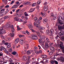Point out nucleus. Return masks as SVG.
Instances as JSON below:
<instances>
[{"mask_svg":"<svg viewBox=\"0 0 64 64\" xmlns=\"http://www.w3.org/2000/svg\"><path fill=\"white\" fill-rule=\"evenodd\" d=\"M31 38L32 39H34V40H36V39H38V37L34 35L32 36L31 37Z\"/></svg>","mask_w":64,"mask_h":64,"instance_id":"7","label":"nucleus"},{"mask_svg":"<svg viewBox=\"0 0 64 64\" xmlns=\"http://www.w3.org/2000/svg\"><path fill=\"white\" fill-rule=\"evenodd\" d=\"M41 0H39L38 2V5L39 4H40V3H41Z\"/></svg>","mask_w":64,"mask_h":64,"instance_id":"35","label":"nucleus"},{"mask_svg":"<svg viewBox=\"0 0 64 64\" xmlns=\"http://www.w3.org/2000/svg\"><path fill=\"white\" fill-rule=\"evenodd\" d=\"M29 4V2H26V3H25V4Z\"/></svg>","mask_w":64,"mask_h":64,"instance_id":"63","label":"nucleus"},{"mask_svg":"<svg viewBox=\"0 0 64 64\" xmlns=\"http://www.w3.org/2000/svg\"><path fill=\"white\" fill-rule=\"evenodd\" d=\"M46 42H49V40L48 38H47L46 40Z\"/></svg>","mask_w":64,"mask_h":64,"instance_id":"47","label":"nucleus"},{"mask_svg":"<svg viewBox=\"0 0 64 64\" xmlns=\"http://www.w3.org/2000/svg\"><path fill=\"white\" fill-rule=\"evenodd\" d=\"M20 10V9H18L16 10V13H18V12H19V11Z\"/></svg>","mask_w":64,"mask_h":64,"instance_id":"51","label":"nucleus"},{"mask_svg":"<svg viewBox=\"0 0 64 64\" xmlns=\"http://www.w3.org/2000/svg\"><path fill=\"white\" fill-rule=\"evenodd\" d=\"M14 20L16 21H19L20 22H24V20L18 18L17 17H15L14 18Z\"/></svg>","mask_w":64,"mask_h":64,"instance_id":"2","label":"nucleus"},{"mask_svg":"<svg viewBox=\"0 0 64 64\" xmlns=\"http://www.w3.org/2000/svg\"><path fill=\"white\" fill-rule=\"evenodd\" d=\"M47 56H46V55H44L42 57L43 58H47Z\"/></svg>","mask_w":64,"mask_h":64,"instance_id":"41","label":"nucleus"},{"mask_svg":"<svg viewBox=\"0 0 64 64\" xmlns=\"http://www.w3.org/2000/svg\"><path fill=\"white\" fill-rule=\"evenodd\" d=\"M8 28H12V31L14 32V26L13 25L10 26V24H8L7 26Z\"/></svg>","mask_w":64,"mask_h":64,"instance_id":"4","label":"nucleus"},{"mask_svg":"<svg viewBox=\"0 0 64 64\" xmlns=\"http://www.w3.org/2000/svg\"><path fill=\"white\" fill-rule=\"evenodd\" d=\"M3 50L6 53H8V51H6V48L3 47V46H1L0 48V51H2V50Z\"/></svg>","mask_w":64,"mask_h":64,"instance_id":"5","label":"nucleus"},{"mask_svg":"<svg viewBox=\"0 0 64 64\" xmlns=\"http://www.w3.org/2000/svg\"><path fill=\"white\" fill-rule=\"evenodd\" d=\"M27 23V21H26L24 22V24H26V23Z\"/></svg>","mask_w":64,"mask_h":64,"instance_id":"59","label":"nucleus"},{"mask_svg":"<svg viewBox=\"0 0 64 64\" xmlns=\"http://www.w3.org/2000/svg\"><path fill=\"white\" fill-rule=\"evenodd\" d=\"M39 42L40 43H43V44L44 43V42H42V40L41 39H39Z\"/></svg>","mask_w":64,"mask_h":64,"instance_id":"19","label":"nucleus"},{"mask_svg":"<svg viewBox=\"0 0 64 64\" xmlns=\"http://www.w3.org/2000/svg\"><path fill=\"white\" fill-rule=\"evenodd\" d=\"M59 24H60L61 25H62V24H63V23H62L61 22V20H60V21H59Z\"/></svg>","mask_w":64,"mask_h":64,"instance_id":"46","label":"nucleus"},{"mask_svg":"<svg viewBox=\"0 0 64 64\" xmlns=\"http://www.w3.org/2000/svg\"><path fill=\"white\" fill-rule=\"evenodd\" d=\"M16 4H18L19 3V2H16Z\"/></svg>","mask_w":64,"mask_h":64,"instance_id":"58","label":"nucleus"},{"mask_svg":"<svg viewBox=\"0 0 64 64\" xmlns=\"http://www.w3.org/2000/svg\"><path fill=\"white\" fill-rule=\"evenodd\" d=\"M40 39H44V38H45V36H44L41 35L40 36Z\"/></svg>","mask_w":64,"mask_h":64,"instance_id":"22","label":"nucleus"},{"mask_svg":"<svg viewBox=\"0 0 64 64\" xmlns=\"http://www.w3.org/2000/svg\"><path fill=\"white\" fill-rule=\"evenodd\" d=\"M10 35L11 37H14V33H10Z\"/></svg>","mask_w":64,"mask_h":64,"instance_id":"30","label":"nucleus"},{"mask_svg":"<svg viewBox=\"0 0 64 64\" xmlns=\"http://www.w3.org/2000/svg\"><path fill=\"white\" fill-rule=\"evenodd\" d=\"M26 32L27 33V34H28V35H30V33L28 31L26 30Z\"/></svg>","mask_w":64,"mask_h":64,"instance_id":"48","label":"nucleus"},{"mask_svg":"<svg viewBox=\"0 0 64 64\" xmlns=\"http://www.w3.org/2000/svg\"><path fill=\"white\" fill-rule=\"evenodd\" d=\"M50 49L51 50H55V48H54V47L52 46H50Z\"/></svg>","mask_w":64,"mask_h":64,"instance_id":"25","label":"nucleus"},{"mask_svg":"<svg viewBox=\"0 0 64 64\" xmlns=\"http://www.w3.org/2000/svg\"><path fill=\"white\" fill-rule=\"evenodd\" d=\"M41 14L43 17H46V15H47V14L46 13H43V12H42L41 13Z\"/></svg>","mask_w":64,"mask_h":64,"instance_id":"10","label":"nucleus"},{"mask_svg":"<svg viewBox=\"0 0 64 64\" xmlns=\"http://www.w3.org/2000/svg\"><path fill=\"white\" fill-rule=\"evenodd\" d=\"M9 7V5H6L5 6V7L6 8H8Z\"/></svg>","mask_w":64,"mask_h":64,"instance_id":"50","label":"nucleus"},{"mask_svg":"<svg viewBox=\"0 0 64 64\" xmlns=\"http://www.w3.org/2000/svg\"><path fill=\"white\" fill-rule=\"evenodd\" d=\"M9 51H10V52H12V50L11 48H10L9 49Z\"/></svg>","mask_w":64,"mask_h":64,"instance_id":"52","label":"nucleus"},{"mask_svg":"<svg viewBox=\"0 0 64 64\" xmlns=\"http://www.w3.org/2000/svg\"><path fill=\"white\" fill-rule=\"evenodd\" d=\"M19 38H16L14 41L15 44H17L19 42Z\"/></svg>","mask_w":64,"mask_h":64,"instance_id":"9","label":"nucleus"},{"mask_svg":"<svg viewBox=\"0 0 64 64\" xmlns=\"http://www.w3.org/2000/svg\"><path fill=\"white\" fill-rule=\"evenodd\" d=\"M22 59L24 60H26L27 59V56H24V57L22 58Z\"/></svg>","mask_w":64,"mask_h":64,"instance_id":"16","label":"nucleus"},{"mask_svg":"<svg viewBox=\"0 0 64 64\" xmlns=\"http://www.w3.org/2000/svg\"><path fill=\"white\" fill-rule=\"evenodd\" d=\"M24 42V40L22 39H20V40L19 44H20L22 45L23 44V43Z\"/></svg>","mask_w":64,"mask_h":64,"instance_id":"12","label":"nucleus"},{"mask_svg":"<svg viewBox=\"0 0 64 64\" xmlns=\"http://www.w3.org/2000/svg\"><path fill=\"white\" fill-rule=\"evenodd\" d=\"M35 52L36 54H38V53H39V52L38 50H36Z\"/></svg>","mask_w":64,"mask_h":64,"instance_id":"54","label":"nucleus"},{"mask_svg":"<svg viewBox=\"0 0 64 64\" xmlns=\"http://www.w3.org/2000/svg\"><path fill=\"white\" fill-rule=\"evenodd\" d=\"M0 37L2 38V39H5L4 36H3L2 35L0 36Z\"/></svg>","mask_w":64,"mask_h":64,"instance_id":"49","label":"nucleus"},{"mask_svg":"<svg viewBox=\"0 0 64 64\" xmlns=\"http://www.w3.org/2000/svg\"><path fill=\"white\" fill-rule=\"evenodd\" d=\"M48 21V20L47 18H45L44 20L43 23L44 24H46V23Z\"/></svg>","mask_w":64,"mask_h":64,"instance_id":"17","label":"nucleus"},{"mask_svg":"<svg viewBox=\"0 0 64 64\" xmlns=\"http://www.w3.org/2000/svg\"><path fill=\"white\" fill-rule=\"evenodd\" d=\"M53 19H54V20H55V19H56V17L54 16L53 17Z\"/></svg>","mask_w":64,"mask_h":64,"instance_id":"60","label":"nucleus"},{"mask_svg":"<svg viewBox=\"0 0 64 64\" xmlns=\"http://www.w3.org/2000/svg\"><path fill=\"white\" fill-rule=\"evenodd\" d=\"M55 63L56 64H58V62L56 60L52 61V62H51V63H52V64H53V63Z\"/></svg>","mask_w":64,"mask_h":64,"instance_id":"20","label":"nucleus"},{"mask_svg":"<svg viewBox=\"0 0 64 64\" xmlns=\"http://www.w3.org/2000/svg\"><path fill=\"white\" fill-rule=\"evenodd\" d=\"M20 4H21V3L19 4L18 5L13 6L12 8V9H14V8H18V6H19Z\"/></svg>","mask_w":64,"mask_h":64,"instance_id":"6","label":"nucleus"},{"mask_svg":"<svg viewBox=\"0 0 64 64\" xmlns=\"http://www.w3.org/2000/svg\"><path fill=\"white\" fill-rule=\"evenodd\" d=\"M63 34H64V33H62V32H60L59 34H58V35H59L60 36H61V35H63Z\"/></svg>","mask_w":64,"mask_h":64,"instance_id":"31","label":"nucleus"},{"mask_svg":"<svg viewBox=\"0 0 64 64\" xmlns=\"http://www.w3.org/2000/svg\"><path fill=\"white\" fill-rule=\"evenodd\" d=\"M24 35H19V37H24Z\"/></svg>","mask_w":64,"mask_h":64,"instance_id":"39","label":"nucleus"},{"mask_svg":"<svg viewBox=\"0 0 64 64\" xmlns=\"http://www.w3.org/2000/svg\"><path fill=\"white\" fill-rule=\"evenodd\" d=\"M34 8H32L31 9H30V10L29 12L30 13V12H32L34 11Z\"/></svg>","mask_w":64,"mask_h":64,"instance_id":"21","label":"nucleus"},{"mask_svg":"<svg viewBox=\"0 0 64 64\" xmlns=\"http://www.w3.org/2000/svg\"><path fill=\"white\" fill-rule=\"evenodd\" d=\"M37 19H38V18H37V17H34V20L35 21H37Z\"/></svg>","mask_w":64,"mask_h":64,"instance_id":"29","label":"nucleus"},{"mask_svg":"<svg viewBox=\"0 0 64 64\" xmlns=\"http://www.w3.org/2000/svg\"><path fill=\"white\" fill-rule=\"evenodd\" d=\"M48 6L47 5H46L44 6V10L45 11H46L48 10Z\"/></svg>","mask_w":64,"mask_h":64,"instance_id":"11","label":"nucleus"},{"mask_svg":"<svg viewBox=\"0 0 64 64\" xmlns=\"http://www.w3.org/2000/svg\"><path fill=\"white\" fill-rule=\"evenodd\" d=\"M6 42V40H2V44H4L5 45H8V44L7 42L5 43V42Z\"/></svg>","mask_w":64,"mask_h":64,"instance_id":"8","label":"nucleus"},{"mask_svg":"<svg viewBox=\"0 0 64 64\" xmlns=\"http://www.w3.org/2000/svg\"><path fill=\"white\" fill-rule=\"evenodd\" d=\"M54 14H53V13H52L51 14H50V15H51V16H52V17H53V16H54Z\"/></svg>","mask_w":64,"mask_h":64,"instance_id":"55","label":"nucleus"},{"mask_svg":"<svg viewBox=\"0 0 64 64\" xmlns=\"http://www.w3.org/2000/svg\"><path fill=\"white\" fill-rule=\"evenodd\" d=\"M5 10V9H2V8H0V14H2L4 12V11Z\"/></svg>","mask_w":64,"mask_h":64,"instance_id":"13","label":"nucleus"},{"mask_svg":"<svg viewBox=\"0 0 64 64\" xmlns=\"http://www.w3.org/2000/svg\"><path fill=\"white\" fill-rule=\"evenodd\" d=\"M36 8L37 10H39V6H37L36 7Z\"/></svg>","mask_w":64,"mask_h":64,"instance_id":"44","label":"nucleus"},{"mask_svg":"<svg viewBox=\"0 0 64 64\" xmlns=\"http://www.w3.org/2000/svg\"><path fill=\"white\" fill-rule=\"evenodd\" d=\"M10 18V16H6L4 17V19H7V18Z\"/></svg>","mask_w":64,"mask_h":64,"instance_id":"27","label":"nucleus"},{"mask_svg":"<svg viewBox=\"0 0 64 64\" xmlns=\"http://www.w3.org/2000/svg\"><path fill=\"white\" fill-rule=\"evenodd\" d=\"M17 28L18 29L17 30V31H19V30H21L22 29V28H20L18 26H17Z\"/></svg>","mask_w":64,"mask_h":64,"instance_id":"23","label":"nucleus"},{"mask_svg":"<svg viewBox=\"0 0 64 64\" xmlns=\"http://www.w3.org/2000/svg\"><path fill=\"white\" fill-rule=\"evenodd\" d=\"M45 46L46 48H48V44L47 43H46L45 44Z\"/></svg>","mask_w":64,"mask_h":64,"instance_id":"28","label":"nucleus"},{"mask_svg":"<svg viewBox=\"0 0 64 64\" xmlns=\"http://www.w3.org/2000/svg\"><path fill=\"white\" fill-rule=\"evenodd\" d=\"M53 44L52 43H50L49 44V45H50V47H51V45H52Z\"/></svg>","mask_w":64,"mask_h":64,"instance_id":"53","label":"nucleus"},{"mask_svg":"<svg viewBox=\"0 0 64 64\" xmlns=\"http://www.w3.org/2000/svg\"><path fill=\"white\" fill-rule=\"evenodd\" d=\"M6 33V31L3 29V28H0V34L1 35L2 34H4Z\"/></svg>","mask_w":64,"mask_h":64,"instance_id":"3","label":"nucleus"},{"mask_svg":"<svg viewBox=\"0 0 64 64\" xmlns=\"http://www.w3.org/2000/svg\"><path fill=\"white\" fill-rule=\"evenodd\" d=\"M60 60L62 61H64V58L62 57H61L60 58Z\"/></svg>","mask_w":64,"mask_h":64,"instance_id":"26","label":"nucleus"},{"mask_svg":"<svg viewBox=\"0 0 64 64\" xmlns=\"http://www.w3.org/2000/svg\"><path fill=\"white\" fill-rule=\"evenodd\" d=\"M12 54L13 55H16V54H17V52H14L12 53Z\"/></svg>","mask_w":64,"mask_h":64,"instance_id":"33","label":"nucleus"},{"mask_svg":"<svg viewBox=\"0 0 64 64\" xmlns=\"http://www.w3.org/2000/svg\"><path fill=\"white\" fill-rule=\"evenodd\" d=\"M52 54H53V52H50L49 53V55H52Z\"/></svg>","mask_w":64,"mask_h":64,"instance_id":"56","label":"nucleus"},{"mask_svg":"<svg viewBox=\"0 0 64 64\" xmlns=\"http://www.w3.org/2000/svg\"><path fill=\"white\" fill-rule=\"evenodd\" d=\"M8 41H10V38H8Z\"/></svg>","mask_w":64,"mask_h":64,"instance_id":"64","label":"nucleus"},{"mask_svg":"<svg viewBox=\"0 0 64 64\" xmlns=\"http://www.w3.org/2000/svg\"><path fill=\"white\" fill-rule=\"evenodd\" d=\"M24 14L25 16H28V14H27V12H25L24 13Z\"/></svg>","mask_w":64,"mask_h":64,"instance_id":"36","label":"nucleus"},{"mask_svg":"<svg viewBox=\"0 0 64 64\" xmlns=\"http://www.w3.org/2000/svg\"><path fill=\"white\" fill-rule=\"evenodd\" d=\"M39 29H40V30H44V29H45V28L42 27H39Z\"/></svg>","mask_w":64,"mask_h":64,"instance_id":"24","label":"nucleus"},{"mask_svg":"<svg viewBox=\"0 0 64 64\" xmlns=\"http://www.w3.org/2000/svg\"><path fill=\"white\" fill-rule=\"evenodd\" d=\"M47 4V2H44V5H46V4Z\"/></svg>","mask_w":64,"mask_h":64,"instance_id":"62","label":"nucleus"},{"mask_svg":"<svg viewBox=\"0 0 64 64\" xmlns=\"http://www.w3.org/2000/svg\"><path fill=\"white\" fill-rule=\"evenodd\" d=\"M33 51L32 50H28L27 52V53L28 55H29L32 53L33 52Z\"/></svg>","mask_w":64,"mask_h":64,"instance_id":"15","label":"nucleus"},{"mask_svg":"<svg viewBox=\"0 0 64 64\" xmlns=\"http://www.w3.org/2000/svg\"><path fill=\"white\" fill-rule=\"evenodd\" d=\"M28 48H29V46H27L25 48L26 49H28Z\"/></svg>","mask_w":64,"mask_h":64,"instance_id":"61","label":"nucleus"},{"mask_svg":"<svg viewBox=\"0 0 64 64\" xmlns=\"http://www.w3.org/2000/svg\"><path fill=\"white\" fill-rule=\"evenodd\" d=\"M46 34H49V33H50L49 31V30H47L46 31Z\"/></svg>","mask_w":64,"mask_h":64,"instance_id":"43","label":"nucleus"},{"mask_svg":"<svg viewBox=\"0 0 64 64\" xmlns=\"http://www.w3.org/2000/svg\"><path fill=\"white\" fill-rule=\"evenodd\" d=\"M36 33L38 36L40 35V33H39V32H36Z\"/></svg>","mask_w":64,"mask_h":64,"instance_id":"45","label":"nucleus"},{"mask_svg":"<svg viewBox=\"0 0 64 64\" xmlns=\"http://www.w3.org/2000/svg\"><path fill=\"white\" fill-rule=\"evenodd\" d=\"M58 28L59 30H61V29H64V27L62 26H58Z\"/></svg>","mask_w":64,"mask_h":64,"instance_id":"18","label":"nucleus"},{"mask_svg":"<svg viewBox=\"0 0 64 64\" xmlns=\"http://www.w3.org/2000/svg\"><path fill=\"white\" fill-rule=\"evenodd\" d=\"M36 5V3H33L32 4V7H34V6H35Z\"/></svg>","mask_w":64,"mask_h":64,"instance_id":"34","label":"nucleus"},{"mask_svg":"<svg viewBox=\"0 0 64 64\" xmlns=\"http://www.w3.org/2000/svg\"><path fill=\"white\" fill-rule=\"evenodd\" d=\"M11 46V44H8L7 46L8 48H10Z\"/></svg>","mask_w":64,"mask_h":64,"instance_id":"38","label":"nucleus"},{"mask_svg":"<svg viewBox=\"0 0 64 64\" xmlns=\"http://www.w3.org/2000/svg\"><path fill=\"white\" fill-rule=\"evenodd\" d=\"M7 0H6L4 2V4H7Z\"/></svg>","mask_w":64,"mask_h":64,"instance_id":"57","label":"nucleus"},{"mask_svg":"<svg viewBox=\"0 0 64 64\" xmlns=\"http://www.w3.org/2000/svg\"><path fill=\"white\" fill-rule=\"evenodd\" d=\"M37 22L38 24H40V23H41V21H40V20L38 19L37 20Z\"/></svg>","mask_w":64,"mask_h":64,"instance_id":"32","label":"nucleus"},{"mask_svg":"<svg viewBox=\"0 0 64 64\" xmlns=\"http://www.w3.org/2000/svg\"><path fill=\"white\" fill-rule=\"evenodd\" d=\"M14 0H12V1L10 3V4L11 5L12 4H13V3H14Z\"/></svg>","mask_w":64,"mask_h":64,"instance_id":"42","label":"nucleus"},{"mask_svg":"<svg viewBox=\"0 0 64 64\" xmlns=\"http://www.w3.org/2000/svg\"><path fill=\"white\" fill-rule=\"evenodd\" d=\"M38 24L36 22H34V26H36Z\"/></svg>","mask_w":64,"mask_h":64,"instance_id":"40","label":"nucleus"},{"mask_svg":"<svg viewBox=\"0 0 64 64\" xmlns=\"http://www.w3.org/2000/svg\"><path fill=\"white\" fill-rule=\"evenodd\" d=\"M36 27H37V28H38V29H39V27H40V25H39V24H37V25L36 26Z\"/></svg>","mask_w":64,"mask_h":64,"instance_id":"37","label":"nucleus"},{"mask_svg":"<svg viewBox=\"0 0 64 64\" xmlns=\"http://www.w3.org/2000/svg\"><path fill=\"white\" fill-rule=\"evenodd\" d=\"M59 42L58 43V46H59V44L60 45V46L61 48V49H62V51L63 53H64V46L63 45V42H60V41H59Z\"/></svg>","mask_w":64,"mask_h":64,"instance_id":"1","label":"nucleus"},{"mask_svg":"<svg viewBox=\"0 0 64 64\" xmlns=\"http://www.w3.org/2000/svg\"><path fill=\"white\" fill-rule=\"evenodd\" d=\"M28 26L29 29H30V30L31 29H32V28H33V26H32V24H29L28 25Z\"/></svg>","mask_w":64,"mask_h":64,"instance_id":"14","label":"nucleus"}]
</instances>
